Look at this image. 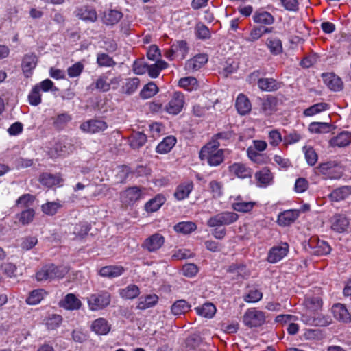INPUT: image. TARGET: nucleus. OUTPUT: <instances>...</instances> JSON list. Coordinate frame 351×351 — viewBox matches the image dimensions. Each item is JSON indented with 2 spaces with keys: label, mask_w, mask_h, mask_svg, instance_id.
<instances>
[{
  "label": "nucleus",
  "mask_w": 351,
  "mask_h": 351,
  "mask_svg": "<svg viewBox=\"0 0 351 351\" xmlns=\"http://www.w3.org/2000/svg\"><path fill=\"white\" fill-rule=\"evenodd\" d=\"M219 143L213 139L202 147L199 152V158L206 161L208 165L216 167L219 165L224 160L226 149H219Z\"/></svg>",
  "instance_id": "f257e3e1"
},
{
  "label": "nucleus",
  "mask_w": 351,
  "mask_h": 351,
  "mask_svg": "<svg viewBox=\"0 0 351 351\" xmlns=\"http://www.w3.org/2000/svg\"><path fill=\"white\" fill-rule=\"evenodd\" d=\"M304 304L306 308V314L302 315V321L308 325L326 326L330 322L328 320H322L315 318V316H310L308 313L315 312L319 309L322 305V302L319 296H311L307 295L305 298Z\"/></svg>",
  "instance_id": "f03ea898"
},
{
  "label": "nucleus",
  "mask_w": 351,
  "mask_h": 351,
  "mask_svg": "<svg viewBox=\"0 0 351 351\" xmlns=\"http://www.w3.org/2000/svg\"><path fill=\"white\" fill-rule=\"evenodd\" d=\"M68 271L69 269L66 266L45 265L36 272V278L38 281L51 280L63 278Z\"/></svg>",
  "instance_id": "7ed1b4c3"
},
{
  "label": "nucleus",
  "mask_w": 351,
  "mask_h": 351,
  "mask_svg": "<svg viewBox=\"0 0 351 351\" xmlns=\"http://www.w3.org/2000/svg\"><path fill=\"white\" fill-rule=\"evenodd\" d=\"M316 173L326 179L337 180L342 176L343 168L337 161L331 160L319 164L316 167Z\"/></svg>",
  "instance_id": "20e7f679"
},
{
  "label": "nucleus",
  "mask_w": 351,
  "mask_h": 351,
  "mask_svg": "<svg viewBox=\"0 0 351 351\" xmlns=\"http://www.w3.org/2000/svg\"><path fill=\"white\" fill-rule=\"evenodd\" d=\"M88 309L90 311H99L106 308L110 303L111 295L106 291H100L92 293L86 298Z\"/></svg>",
  "instance_id": "39448f33"
},
{
  "label": "nucleus",
  "mask_w": 351,
  "mask_h": 351,
  "mask_svg": "<svg viewBox=\"0 0 351 351\" xmlns=\"http://www.w3.org/2000/svg\"><path fill=\"white\" fill-rule=\"evenodd\" d=\"M243 321L244 324L250 328L258 327L264 324L265 316L261 311L251 308L245 313Z\"/></svg>",
  "instance_id": "423d86ee"
},
{
  "label": "nucleus",
  "mask_w": 351,
  "mask_h": 351,
  "mask_svg": "<svg viewBox=\"0 0 351 351\" xmlns=\"http://www.w3.org/2000/svg\"><path fill=\"white\" fill-rule=\"evenodd\" d=\"M184 105V96L180 92H175L165 106V111L171 114H179Z\"/></svg>",
  "instance_id": "0eeeda50"
},
{
  "label": "nucleus",
  "mask_w": 351,
  "mask_h": 351,
  "mask_svg": "<svg viewBox=\"0 0 351 351\" xmlns=\"http://www.w3.org/2000/svg\"><path fill=\"white\" fill-rule=\"evenodd\" d=\"M120 78L118 77H110L103 75L95 82V88L101 92H108L110 89H117L119 86Z\"/></svg>",
  "instance_id": "6e6552de"
},
{
  "label": "nucleus",
  "mask_w": 351,
  "mask_h": 351,
  "mask_svg": "<svg viewBox=\"0 0 351 351\" xmlns=\"http://www.w3.org/2000/svg\"><path fill=\"white\" fill-rule=\"evenodd\" d=\"M142 197V191L137 186L128 188L121 193L120 196L121 202L125 206H132Z\"/></svg>",
  "instance_id": "1a4fd4ad"
},
{
  "label": "nucleus",
  "mask_w": 351,
  "mask_h": 351,
  "mask_svg": "<svg viewBox=\"0 0 351 351\" xmlns=\"http://www.w3.org/2000/svg\"><path fill=\"white\" fill-rule=\"evenodd\" d=\"M288 252L289 245L287 243L274 246L268 252L267 261L271 263H278L287 255Z\"/></svg>",
  "instance_id": "9d476101"
},
{
  "label": "nucleus",
  "mask_w": 351,
  "mask_h": 351,
  "mask_svg": "<svg viewBox=\"0 0 351 351\" xmlns=\"http://www.w3.org/2000/svg\"><path fill=\"white\" fill-rule=\"evenodd\" d=\"M108 128L107 123L99 119H91L84 122L80 125V129L87 133L95 134L103 132Z\"/></svg>",
  "instance_id": "9b49d317"
},
{
  "label": "nucleus",
  "mask_w": 351,
  "mask_h": 351,
  "mask_svg": "<svg viewBox=\"0 0 351 351\" xmlns=\"http://www.w3.org/2000/svg\"><path fill=\"white\" fill-rule=\"evenodd\" d=\"M59 305L68 311H76L81 308L82 303L75 294L68 293L59 302Z\"/></svg>",
  "instance_id": "f8f14e48"
},
{
  "label": "nucleus",
  "mask_w": 351,
  "mask_h": 351,
  "mask_svg": "<svg viewBox=\"0 0 351 351\" xmlns=\"http://www.w3.org/2000/svg\"><path fill=\"white\" fill-rule=\"evenodd\" d=\"M331 228L334 231L342 233L347 231L349 227V221L347 217L341 214H336L330 219Z\"/></svg>",
  "instance_id": "ddd939ff"
},
{
  "label": "nucleus",
  "mask_w": 351,
  "mask_h": 351,
  "mask_svg": "<svg viewBox=\"0 0 351 351\" xmlns=\"http://www.w3.org/2000/svg\"><path fill=\"white\" fill-rule=\"evenodd\" d=\"M38 58L34 53L26 54L22 61V70L26 77H30L37 65Z\"/></svg>",
  "instance_id": "4468645a"
},
{
  "label": "nucleus",
  "mask_w": 351,
  "mask_h": 351,
  "mask_svg": "<svg viewBox=\"0 0 351 351\" xmlns=\"http://www.w3.org/2000/svg\"><path fill=\"white\" fill-rule=\"evenodd\" d=\"M164 241V237L161 234H154L145 240L143 247L149 252H155L162 247Z\"/></svg>",
  "instance_id": "2eb2a0df"
},
{
  "label": "nucleus",
  "mask_w": 351,
  "mask_h": 351,
  "mask_svg": "<svg viewBox=\"0 0 351 351\" xmlns=\"http://www.w3.org/2000/svg\"><path fill=\"white\" fill-rule=\"evenodd\" d=\"M90 328L97 335H106L111 329V326L105 318L99 317L93 321Z\"/></svg>",
  "instance_id": "dca6fc26"
},
{
  "label": "nucleus",
  "mask_w": 351,
  "mask_h": 351,
  "mask_svg": "<svg viewBox=\"0 0 351 351\" xmlns=\"http://www.w3.org/2000/svg\"><path fill=\"white\" fill-rule=\"evenodd\" d=\"M324 84L332 91H339L343 88L341 80L332 73L322 74Z\"/></svg>",
  "instance_id": "f3484780"
},
{
  "label": "nucleus",
  "mask_w": 351,
  "mask_h": 351,
  "mask_svg": "<svg viewBox=\"0 0 351 351\" xmlns=\"http://www.w3.org/2000/svg\"><path fill=\"white\" fill-rule=\"evenodd\" d=\"M229 170L237 178L245 179L251 178L252 170L245 165L240 162H235L229 167Z\"/></svg>",
  "instance_id": "a211bd4d"
},
{
  "label": "nucleus",
  "mask_w": 351,
  "mask_h": 351,
  "mask_svg": "<svg viewBox=\"0 0 351 351\" xmlns=\"http://www.w3.org/2000/svg\"><path fill=\"white\" fill-rule=\"evenodd\" d=\"M298 210H287L278 215L277 222L281 226H289L299 217Z\"/></svg>",
  "instance_id": "6ab92c4d"
},
{
  "label": "nucleus",
  "mask_w": 351,
  "mask_h": 351,
  "mask_svg": "<svg viewBox=\"0 0 351 351\" xmlns=\"http://www.w3.org/2000/svg\"><path fill=\"white\" fill-rule=\"evenodd\" d=\"M351 143V132L343 131L332 137L329 144L332 147H344Z\"/></svg>",
  "instance_id": "aec40b11"
},
{
  "label": "nucleus",
  "mask_w": 351,
  "mask_h": 351,
  "mask_svg": "<svg viewBox=\"0 0 351 351\" xmlns=\"http://www.w3.org/2000/svg\"><path fill=\"white\" fill-rule=\"evenodd\" d=\"M207 61L208 57L206 55L198 54L186 61L185 68L189 71H195L199 69Z\"/></svg>",
  "instance_id": "412c9836"
},
{
  "label": "nucleus",
  "mask_w": 351,
  "mask_h": 351,
  "mask_svg": "<svg viewBox=\"0 0 351 351\" xmlns=\"http://www.w3.org/2000/svg\"><path fill=\"white\" fill-rule=\"evenodd\" d=\"M255 178L257 180L258 186L266 187L270 185L273 180V176L267 168H263L255 173Z\"/></svg>",
  "instance_id": "4be33fe9"
},
{
  "label": "nucleus",
  "mask_w": 351,
  "mask_h": 351,
  "mask_svg": "<svg viewBox=\"0 0 351 351\" xmlns=\"http://www.w3.org/2000/svg\"><path fill=\"white\" fill-rule=\"evenodd\" d=\"M40 182L43 185L47 187H52L54 186L61 185L63 179L59 174L43 173L40 176Z\"/></svg>",
  "instance_id": "5701e85b"
},
{
  "label": "nucleus",
  "mask_w": 351,
  "mask_h": 351,
  "mask_svg": "<svg viewBox=\"0 0 351 351\" xmlns=\"http://www.w3.org/2000/svg\"><path fill=\"white\" fill-rule=\"evenodd\" d=\"M76 16L86 21L94 22L97 18V14L93 8L88 6H83L76 10Z\"/></svg>",
  "instance_id": "b1692460"
},
{
  "label": "nucleus",
  "mask_w": 351,
  "mask_h": 351,
  "mask_svg": "<svg viewBox=\"0 0 351 351\" xmlns=\"http://www.w3.org/2000/svg\"><path fill=\"white\" fill-rule=\"evenodd\" d=\"M193 189V182L187 181L178 186L174 196L178 200H183L189 197Z\"/></svg>",
  "instance_id": "393cba45"
},
{
  "label": "nucleus",
  "mask_w": 351,
  "mask_h": 351,
  "mask_svg": "<svg viewBox=\"0 0 351 351\" xmlns=\"http://www.w3.org/2000/svg\"><path fill=\"white\" fill-rule=\"evenodd\" d=\"M166 199L164 195L158 194L149 200L145 204V210L147 213H154L158 210L165 204Z\"/></svg>",
  "instance_id": "a878e982"
},
{
  "label": "nucleus",
  "mask_w": 351,
  "mask_h": 351,
  "mask_svg": "<svg viewBox=\"0 0 351 351\" xmlns=\"http://www.w3.org/2000/svg\"><path fill=\"white\" fill-rule=\"evenodd\" d=\"M123 17V14L117 10H108L104 13L102 21L107 25L117 24Z\"/></svg>",
  "instance_id": "bb28decb"
},
{
  "label": "nucleus",
  "mask_w": 351,
  "mask_h": 351,
  "mask_svg": "<svg viewBox=\"0 0 351 351\" xmlns=\"http://www.w3.org/2000/svg\"><path fill=\"white\" fill-rule=\"evenodd\" d=\"M176 138L173 136L165 137L156 147L157 153L164 154L169 152L176 143Z\"/></svg>",
  "instance_id": "cd10ccee"
},
{
  "label": "nucleus",
  "mask_w": 351,
  "mask_h": 351,
  "mask_svg": "<svg viewBox=\"0 0 351 351\" xmlns=\"http://www.w3.org/2000/svg\"><path fill=\"white\" fill-rule=\"evenodd\" d=\"M236 108L239 114L244 115L250 112L252 106L245 95L239 94L236 100Z\"/></svg>",
  "instance_id": "c85d7f7f"
},
{
  "label": "nucleus",
  "mask_w": 351,
  "mask_h": 351,
  "mask_svg": "<svg viewBox=\"0 0 351 351\" xmlns=\"http://www.w3.org/2000/svg\"><path fill=\"white\" fill-rule=\"evenodd\" d=\"M124 272V268L121 266L110 265L101 268L99 274L104 277L116 278Z\"/></svg>",
  "instance_id": "c756f323"
},
{
  "label": "nucleus",
  "mask_w": 351,
  "mask_h": 351,
  "mask_svg": "<svg viewBox=\"0 0 351 351\" xmlns=\"http://www.w3.org/2000/svg\"><path fill=\"white\" fill-rule=\"evenodd\" d=\"M334 317L341 322H348L350 320V315L344 305L336 304L332 306Z\"/></svg>",
  "instance_id": "7c9ffc66"
},
{
  "label": "nucleus",
  "mask_w": 351,
  "mask_h": 351,
  "mask_svg": "<svg viewBox=\"0 0 351 351\" xmlns=\"http://www.w3.org/2000/svg\"><path fill=\"white\" fill-rule=\"evenodd\" d=\"M253 21L256 23L269 25L274 23V18L269 12L261 10L254 14Z\"/></svg>",
  "instance_id": "2f4dec72"
},
{
  "label": "nucleus",
  "mask_w": 351,
  "mask_h": 351,
  "mask_svg": "<svg viewBox=\"0 0 351 351\" xmlns=\"http://www.w3.org/2000/svg\"><path fill=\"white\" fill-rule=\"evenodd\" d=\"M330 108V105L325 102H320L315 104L304 110V115L305 117H312L319 114L322 112L326 111Z\"/></svg>",
  "instance_id": "473e14b6"
},
{
  "label": "nucleus",
  "mask_w": 351,
  "mask_h": 351,
  "mask_svg": "<svg viewBox=\"0 0 351 351\" xmlns=\"http://www.w3.org/2000/svg\"><path fill=\"white\" fill-rule=\"evenodd\" d=\"M178 86L187 91H193L197 90L199 83L193 77H185L179 80Z\"/></svg>",
  "instance_id": "72a5a7b5"
},
{
  "label": "nucleus",
  "mask_w": 351,
  "mask_h": 351,
  "mask_svg": "<svg viewBox=\"0 0 351 351\" xmlns=\"http://www.w3.org/2000/svg\"><path fill=\"white\" fill-rule=\"evenodd\" d=\"M256 204L255 202H243L239 197L232 204V208L237 212L247 213L251 211Z\"/></svg>",
  "instance_id": "f704fd0d"
},
{
  "label": "nucleus",
  "mask_w": 351,
  "mask_h": 351,
  "mask_svg": "<svg viewBox=\"0 0 351 351\" xmlns=\"http://www.w3.org/2000/svg\"><path fill=\"white\" fill-rule=\"evenodd\" d=\"M351 194V187L345 186L334 190L330 193V198L332 201L339 202L348 197Z\"/></svg>",
  "instance_id": "c9c22d12"
},
{
  "label": "nucleus",
  "mask_w": 351,
  "mask_h": 351,
  "mask_svg": "<svg viewBox=\"0 0 351 351\" xmlns=\"http://www.w3.org/2000/svg\"><path fill=\"white\" fill-rule=\"evenodd\" d=\"M258 86L264 91H274L279 88V84L273 78H261L258 80Z\"/></svg>",
  "instance_id": "e433bc0d"
},
{
  "label": "nucleus",
  "mask_w": 351,
  "mask_h": 351,
  "mask_svg": "<svg viewBox=\"0 0 351 351\" xmlns=\"http://www.w3.org/2000/svg\"><path fill=\"white\" fill-rule=\"evenodd\" d=\"M158 299V296L155 294L141 297L138 302L137 308L141 310L150 308L157 303Z\"/></svg>",
  "instance_id": "4c0bfd02"
},
{
  "label": "nucleus",
  "mask_w": 351,
  "mask_h": 351,
  "mask_svg": "<svg viewBox=\"0 0 351 351\" xmlns=\"http://www.w3.org/2000/svg\"><path fill=\"white\" fill-rule=\"evenodd\" d=\"M62 208V204L59 201L47 202L41 206L42 212L49 216L56 215Z\"/></svg>",
  "instance_id": "58836bf2"
},
{
  "label": "nucleus",
  "mask_w": 351,
  "mask_h": 351,
  "mask_svg": "<svg viewBox=\"0 0 351 351\" xmlns=\"http://www.w3.org/2000/svg\"><path fill=\"white\" fill-rule=\"evenodd\" d=\"M197 313L204 317L210 319L216 313V307L212 303H206L195 308Z\"/></svg>",
  "instance_id": "ea45409f"
},
{
  "label": "nucleus",
  "mask_w": 351,
  "mask_h": 351,
  "mask_svg": "<svg viewBox=\"0 0 351 351\" xmlns=\"http://www.w3.org/2000/svg\"><path fill=\"white\" fill-rule=\"evenodd\" d=\"M168 64L164 60H160L154 64L147 66V72L152 78L157 77L160 71L167 67Z\"/></svg>",
  "instance_id": "a19ab883"
},
{
  "label": "nucleus",
  "mask_w": 351,
  "mask_h": 351,
  "mask_svg": "<svg viewBox=\"0 0 351 351\" xmlns=\"http://www.w3.org/2000/svg\"><path fill=\"white\" fill-rule=\"evenodd\" d=\"M120 295L126 300H131L136 298L140 294L138 287L135 285H129L119 291Z\"/></svg>",
  "instance_id": "79ce46f5"
},
{
  "label": "nucleus",
  "mask_w": 351,
  "mask_h": 351,
  "mask_svg": "<svg viewBox=\"0 0 351 351\" xmlns=\"http://www.w3.org/2000/svg\"><path fill=\"white\" fill-rule=\"evenodd\" d=\"M191 305L184 300H179L173 303L171 312L175 315L184 314L190 310Z\"/></svg>",
  "instance_id": "37998d69"
},
{
  "label": "nucleus",
  "mask_w": 351,
  "mask_h": 351,
  "mask_svg": "<svg viewBox=\"0 0 351 351\" xmlns=\"http://www.w3.org/2000/svg\"><path fill=\"white\" fill-rule=\"evenodd\" d=\"M47 292L43 289L32 291L27 299V303L30 305H36L46 296Z\"/></svg>",
  "instance_id": "c03bdc74"
},
{
  "label": "nucleus",
  "mask_w": 351,
  "mask_h": 351,
  "mask_svg": "<svg viewBox=\"0 0 351 351\" xmlns=\"http://www.w3.org/2000/svg\"><path fill=\"white\" fill-rule=\"evenodd\" d=\"M266 45L270 52L274 55H278L282 51L281 40L276 37H270L267 40Z\"/></svg>",
  "instance_id": "a18cd8bd"
},
{
  "label": "nucleus",
  "mask_w": 351,
  "mask_h": 351,
  "mask_svg": "<svg viewBox=\"0 0 351 351\" xmlns=\"http://www.w3.org/2000/svg\"><path fill=\"white\" fill-rule=\"evenodd\" d=\"M197 228V226L195 223L191 221H182L177 223L174 226V230L177 232H180L184 234H189L195 231Z\"/></svg>",
  "instance_id": "49530a36"
},
{
  "label": "nucleus",
  "mask_w": 351,
  "mask_h": 351,
  "mask_svg": "<svg viewBox=\"0 0 351 351\" xmlns=\"http://www.w3.org/2000/svg\"><path fill=\"white\" fill-rule=\"evenodd\" d=\"M229 277L232 279H239L247 275V271L243 265H232L228 271Z\"/></svg>",
  "instance_id": "de8ad7c7"
},
{
  "label": "nucleus",
  "mask_w": 351,
  "mask_h": 351,
  "mask_svg": "<svg viewBox=\"0 0 351 351\" xmlns=\"http://www.w3.org/2000/svg\"><path fill=\"white\" fill-rule=\"evenodd\" d=\"M158 88L154 82H149L146 84L140 93L141 97L144 99H149L158 93Z\"/></svg>",
  "instance_id": "09e8293b"
},
{
  "label": "nucleus",
  "mask_w": 351,
  "mask_h": 351,
  "mask_svg": "<svg viewBox=\"0 0 351 351\" xmlns=\"http://www.w3.org/2000/svg\"><path fill=\"white\" fill-rule=\"evenodd\" d=\"M147 141L146 135L142 132L133 134L130 138V145L133 149H138Z\"/></svg>",
  "instance_id": "8fccbe9b"
},
{
  "label": "nucleus",
  "mask_w": 351,
  "mask_h": 351,
  "mask_svg": "<svg viewBox=\"0 0 351 351\" xmlns=\"http://www.w3.org/2000/svg\"><path fill=\"white\" fill-rule=\"evenodd\" d=\"M35 216V211L32 208H28L17 215V218L23 225H27L32 222Z\"/></svg>",
  "instance_id": "3c124183"
},
{
  "label": "nucleus",
  "mask_w": 351,
  "mask_h": 351,
  "mask_svg": "<svg viewBox=\"0 0 351 351\" xmlns=\"http://www.w3.org/2000/svg\"><path fill=\"white\" fill-rule=\"evenodd\" d=\"M172 48L173 52L176 53V56L180 57L181 59H184L188 53L187 44L185 41L177 42L172 45Z\"/></svg>",
  "instance_id": "603ef678"
},
{
  "label": "nucleus",
  "mask_w": 351,
  "mask_h": 351,
  "mask_svg": "<svg viewBox=\"0 0 351 351\" xmlns=\"http://www.w3.org/2000/svg\"><path fill=\"white\" fill-rule=\"evenodd\" d=\"M303 152L304 153L306 162L309 165L313 166L318 159V156L315 151L310 146H304L303 147Z\"/></svg>",
  "instance_id": "864d4df0"
},
{
  "label": "nucleus",
  "mask_w": 351,
  "mask_h": 351,
  "mask_svg": "<svg viewBox=\"0 0 351 351\" xmlns=\"http://www.w3.org/2000/svg\"><path fill=\"white\" fill-rule=\"evenodd\" d=\"M138 85L139 80L138 78L128 79L122 88L123 91L128 95H131L136 90Z\"/></svg>",
  "instance_id": "5fc2aeb1"
},
{
  "label": "nucleus",
  "mask_w": 351,
  "mask_h": 351,
  "mask_svg": "<svg viewBox=\"0 0 351 351\" xmlns=\"http://www.w3.org/2000/svg\"><path fill=\"white\" fill-rule=\"evenodd\" d=\"M247 155L249 159L257 164H263L265 162V158L263 154L254 151L252 147L247 149Z\"/></svg>",
  "instance_id": "6e6d98bb"
},
{
  "label": "nucleus",
  "mask_w": 351,
  "mask_h": 351,
  "mask_svg": "<svg viewBox=\"0 0 351 351\" xmlns=\"http://www.w3.org/2000/svg\"><path fill=\"white\" fill-rule=\"evenodd\" d=\"M29 103L32 106H38L41 103V93L40 91L34 86L32 87L29 95Z\"/></svg>",
  "instance_id": "4d7b16f0"
},
{
  "label": "nucleus",
  "mask_w": 351,
  "mask_h": 351,
  "mask_svg": "<svg viewBox=\"0 0 351 351\" xmlns=\"http://www.w3.org/2000/svg\"><path fill=\"white\" fill-rule=\"evenodd\" d=\"M35 200L34 196L30 194L21 195L16 202V205L20 208H25L32 206Z\"/></svg>",
  "instance_id": "13d9d810"
},
{
  "label": "nucleus",
  "mask_w": 351,
  "mask_h": 351,
  "mask_svg": "<svg viewBox=\"0 0 351 351\" xmlns=\"http://www.w3.org/2000/svg\"><path fill=\"white\" fill-rule=\"evenodd\" d=\"M330 125L324 122H313L308 126V130L311 133H322L326 132Z\"/></svg>",
  "instance_id": "bf43d9fd"
},
{
  "label": "nucleus",
  "mask_w": 351,
  "mask_h": 351,
  "mask_svg": "<svg viewBox=\"0 0 351 351\" xmlns=\"http://www.w3.org/2000/svg\"><path fill=\"white\" fill-rule=\"evenodd\" d=\"M40 92H48L57 90L54 86V83L49 79H45L42 82L34 85Z\"/></svg>",
  "instance_id": "052dcab7"
},
{
  "label": "nucleus",
  "mask_w": 351,
  "mask_h": 351,
  "mask_svg": "<svg viewBox=\"0 0 351 351\" xmlns=\"http://www.w3.org/2000/svg\"><path fill=\"white\" fill-rule=\"evenodd\" d=\"M276 101L274 97H268L263 102L262 108L266 114H271L276 111Z\"/></svg>",
  "instance_id": "680f3d73"
},
{
  "label": "nucleus",
  "mask_w": 351,
  "mask_h": 351,
  "mask_svg": "<svg viewBox=\"0 0 351 351\" xmlns=\"http://www.w3.org/2000/svg\"><path fill=\"white\" fill-rule=\"evenodd\" d=\"M219 214L223 226L231 224L235 222L239 218L238 215L233 212H223Z\"/></svg>",
  "instance_id": "e2e57ef3"
},
{
  "label": "nucleus",
  "mask_w": 351,
  "mask_h": 351,
  "mask_svg": "<svg viewBox=\"0 0 351 351\" xmlns=\"http://www.w3.org/2000/svg\"><path fill=\"white\" fill-rule=\"evenodd\" d=\"M209 190L214 197H219L223 193V185L220 182L213 180L209 183Z\"/></svg>",
  "instance_id": "0e129e2a"
},
{
  "label": "nucleus",
  "mask_w": 351,
  "mask_h": 351,
  "mask_svg": "<svg viewBox=\"0 0 351 351\" xmlns=\"http://www.w3.org/2000/svg\"><path fill=\"white\" fill-rule=\"evenodd\" d=\"M38 243V239L36 237H27L21 239L20 246L22 249L29 250L33 248Z\"/></svg>",
  "instance_id": "69168bd1"
},
{
  "label": "nucleus",
  "mask_w": 351,
  "mask_h": 351,
  "mask_svg": "<svg viewBox=\"0 0 351 351\" xmlns=\"http://www.w3.org/2000/svg\"><path fill=\"white\" fill-rule=\"evenodd\" d=\"M97 62L101 66H112L115 65V62L112 58L106 53H99Z\"/></svg>",
  "instance_id": "338daca9"
},
{
  "label": "nucleus",
  "mask_w": 351,
  "mask_h": 351,
  "mask_svg": "<svg viewBox=\"0 0 351 351\" xmlns=\"http://www.w3.org/2000/svg\"><path fill=\"white\" fill-rule=\"evenodd\" d=\"M195 31L197 37L199 39H207L210 36L208 28L202 23L196 25Z\"/></svg>",
  "instance_id": "774afa93"
}]
</instances>
